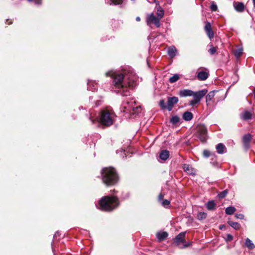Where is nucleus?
Segmentation results:
<instances>
[{
  "instance_id": "nucleus-36",
  "label": "nucleus",
  "mask_w": 255,
  "mask_h": 255,
  "mask_svg": "<svg viewBox=\"0 0 255 255\" xmlns=\"http://www.w3.org/2000/svg\"><path fill=\"white\" fill-rule=\"evenodd\" d=\"M210 49L208 50L209 53L211 55H214V54H215V53L217 51V48L216 47H214L212 44H210Z\"/></svg>"
},
{
  "instance_id": "nucleus-50",
  "label": "nucleus",
  "mask_w": 255,
  "mask_h": 255,
  "mask_svg": "<svg viewBox=\"0 0 255 255\" xmlns=\"http://www.w3.org/2000/svg\"><path fill=\"white\" fill-rule=\"evenodd\" d=\"M253 2L254 6L255 7V0H253Z\"/></svg>"
},
{
  "instance_id": "nucleus-35",
  "label": "nucleus",
  "mask_w": 255,
  "mask_h": 255,
  "mask_svg": "<svg viewBox=\"0 0 255 255\" xmlns=\"http://www.w3.org/2000/svg\"><path fill=\"white\" fill-rule=\"evenodd\" d=\"M160 203H161L162 206L166 208H168L169 207V205L170 204V201L166 200V199L163 200Z\"/></svg>"
},
{
  "instance_id": "nucleus-28",
  "label": "nucleus",
  "mask_w": 255,
  "mask_h": 255,
  "mask_svg": "<svg viewBox=\"0 0 255 255\" xmlns=\"http://www.w3.org/2000/svg\"><path fill=\"white\" fill-rule=\"evenodd\" d=\"M235 211L236 208L233 206L227 207L225 210V212L227 215H232Z\"/></svg>"
},
{
  "instance_id": "nucleus-22",
  "label": "nucleus",
  "mask_w": 255,
  "mask_h": 255,
  "mask_svg": "<svg viewBox=\"0 0 255 255\" xmlns=\"http://www.w3.org/2000/svg\"><path fill=\"white\" fill-rule=\"evenodd\" d=\"M216 148L219 154H223L224 153L226 147L223 143H220L216 145Z\"/></svg>"
},
{
  "instance_id": "nucleus-26",
  "label": "nucleus",
  "mask_w": 255,
  "mask_h": 255,
  "mask_svg": "<svg viewBox=\"0 0 255 255\" xmlns=\"http://www.w3.org/2000/svg\"><path fill=\"white\" fill-rule=\"evenodd\" d=\"M216 204L213 200L208 201L206 204L207 208L209 210H212L215 209Z\"/></svg>"
},
{
  "instance_id": "nucleus-33",
  "label": "nucleus",
  "mask_w": 255,
  "mask_h": 255,
  "mask_svg": "<svg viewBox=\"0 0 255 255\" xmlns=\"http://www.w3.org/2000/svg\"><path fill=\"white\" fill-rule=\"evenodd\" d=\"M207 217V214L205 212H200L197 215V219L199 220H201L205 219Z\"/></svg>"
},
{
  "instance_id": "nucleus-46",
  "label": "nucleus",
  "mask_w": 255,
  "mask_h": 255,
  "mask_svg": "<svg viewBox=\"0 0 255 255\" xmlns=\"http://www.w3.org/2000/svg\"><path fill=\"white\" fill-rule=\"evenodd\" d=\"M29 1L34 2L35 4H41V0H27Z\"/></svg>"
},
{
  "instance_id": "nucleus-11",
  "label": "nucleus",
  "mask_w": 255,
  "mask_h": 255,
  "mask_svg": "<svg viewBox=\"0 0 255 255\" xmlns=\"http://www.w3.org/2000/svg\"><path fill=\"white\" fill-rule=\"evenodd\" d=\"M252 138V135L250 133L245 134L243 137V143L244 148L248 150L250 148V143Z\"/></svg>"
},
{
  "instance_id": "nucleus-16",
  "label": "nucleus",
  "mask_w": 255,
  "mask_h": 255,
  "mask_svg": "<svg viewBox=\"0 0 255 255\" xmlns=\"http://www.w3.org/2000/svg\"><path fill=\"white\" fill-rule=\"evenodd\" d=\"M193 94V91L189 89H184L179 92V95L181 97L192 96Z\"/></svg>"
},
{
  "instance_id": "nucleus-20",
  "label": "nucleus",
  "mask_w": 255,
  "mask_h": 255,
  "mask_svg": "<svg viewBox=\"0 0 255 255\" xmlns=\"http://www.w3.org/2000/svg\"><path fill=\"white\" fill-rule=\"evenodd\" d=\"M176 53L177 49L174 46H170L168 48V54L170 57H174L176 55Z\"/></svg>"
},
{
  "instance_id": "nucleus-14",
  "label": "nucleus",
  "mask_w": 255,
  "mask_h": 255,
  "mask_svg": "<svg viewBox=\"0 0 255 255\" xmlns=\"http://www.w3.org/2000/svg\"><path fill=\"white\" fill-rule=\"evenodd\" d=\"M233 6L235 9L239 12H243L245 8V6L244 4L242 2L234 1L233 3Z\"/></svg>"
},
{
  "instance_id": "nucleus-8",
  "label": "nucleus",
  "mask_w": 255,
  "mask_h": 255,
  "mask_svg": "<svg viewBox=\"0 0 255 255\" xmlns=\"http://www.w3.org/2000/svg\"><path fill=\"white\" fill-rule=\"evenodd\" d=\"M134 105H135V102L133 101L123 103L122 105L123 112L130 114Z\"/></svg>"
},
{
  "instance_id": "nucleus-27",
  "label": "nucleus",
  "mask_w": 255,
  "mask_h": 255,
  "mask_svg": "<svg viewBox=\"0 0 255 255\" xmlns=\"http://www.w3.org/2000/svg\"><path fill=\"white\" fill-rule=\"evenodd\" d=\"M229 225L235 230H239L240 228V225L233 221H228Z\"/></svg>"
},
{
  "instance_id": "nucleus-41",
  "label": "nucleus",
  "mask_w": 255,
  "mask_h": 255,
  "mask_svg": "<svg viewBox=\"0 0 255 255\" xmlns=\"http://www.w3.org/2000/svg\"><path fill=\"white\" fill-rule=\"evenodd\" d=\"M190 167L189 165L188 164H184V166H183V169L184 170L187 172L188 173H190Z\"/></svg>"
},
{
  "instance_id": "nucleus-51",
  "label": "nucleus",
  "mask_w": 255,
  "mask_h": 255,
  "mask_svg": "<svg viewBox=\"0 0 255 255\" xmlns=\"http://www.w3.org/2000/svg\"><path fill=\"white\" fill-rule=\"evenodd\" d=\"M223 227H224L223 225L220 226V227H219L220 229L222 230L223 229Z\"/></svg>"
},
{
  "instance_id": "nucleus-6",
  "label": "nucleus",
  "mask_w": 255,
  "mask_h": 255,
  "mask_svg": "<svg viewBox=\"0 0 255 255\" xmlns=\"http://www.w3.org/2000/svg\"><path fill=\"white\" fill-rule=\"evenodd\" d=\"M160 20L153 13L148 14L146 17V22L147 25L152 27L154 24L156 27H159L160 26Z\"/></svg>"
},
{
  "instance_id": "nucleus-32",
  "label": "nucleus",
  "mask_w": 255,
  "mask_h": 255,
  "mask_svg": "<svg viewBox=\"0 0 255 255\" xmlns=\"http://www.w3.org/2000/svg\"><path fill=\"white\" fill-rule=\"evenodd\" d=\"M135 105H134L133 107H132L131 112L130 114H136L138 113L140 111V106H136L135 107Z\"/></svg>"
},
{
  "instance_id": "nucleus-10",
  "label": "nucleus",
  "mask_w": 255,
  "mask_h": 255,
  "mask_svg": "<svg viewBox=\"0 0 255 255\" xmlns=\"http://www.w3.org/2000/svg\"><path fill=\"white\" fill-rule=\"evenodd\" d=\"M207 90L206 89L202 90L196 92H193V99L197 100L199 102L201 101V99L207 94Z\"/></svg>"
},
{
  "instance_id": "nucleus-17",
  "label": "nucleus",
  "mask_w": 255,
  "mask_h": 255,
  "mask_svg": "<svg viewBox=\"0 0 255 255\" xmlns=\"http://www.w3.org/2000/svg\"><path fill=\"white\" fill-rule=\"evenodd\" d=\"M169 157V152L166 149L162 150L159 153V158L163 161L166 160Z\"/></svg>"
},
{
  "instance_id": "nucleus-9",
  "label": "nucleus",
  "mask_w": 255,
  "mask_h": 255,
  "mask_svg": "<svg viewBox=\"0 0 255 255\" xmlns=\"http://www.w3.org/2000/svg\"><path fill=\"white\" fill-rule=\"evenodd\" d=\"M178 102V98L176 97H169L167 99V109L168 111H171L174 105L177 104Z\"/></svg>"
},
{
  "instance_id": "nucleus-49",
  "label": "nucleus",
  "mask_w": 255,
  "mask_h": 255,
  "mask_svg": "<svg viewBox=\"0 0 255 255\" xmlns=\"http://www.w3.org/2000/svg\"><path fill=\"white\" fill-rule=\"evenodd\" d=\"M189 245H190V244H184V245H183V247H184V248H186V247H188Z\"/></svg>"
},
{
  "instance_id": "nucleus-39",
  "label": "nucleus",
  "mask_w": 255,
  "mask_h": 255,
  "mask_svg": "<svg viewBox=\"0 0 255 255\" xmlns=\"http://www.w3.org/2000/svg\"><path fill=\"white\" fill-rule=\"evenodd\" d=\"M227 193L228 191L227 190H225L222 192H220L218 194V197L219 198H223L227 195Z\"/></svg>"
},
{
  "instance_id": "nucleus-18",
  "label": "nucleus",
  "mask_w": 255,
  "mask_h": 255,
  "mask_svg": "<svg viewBox=\"0 0 255 255\" xmlns=\"http://www.w3.org/2000/svg\"><path fill=\"white\" fill-rule=\"evenodd\" d=\"M156 236L158 241H162L167 238L168 233L166 232H158Z\"/></svg>"
},
{
  "instance_id": "nucleus-5",
  "label": "nucleus",
  "mask_w": 255,
  "mask_h": 255,
  "mask_svg": "<svg viewBox=\"0 0 255 255\" xmlns=\"http://www.w3.org/2000/svg\"><path fill=\"white\" fill-rule=\"evenodd\" d=\"M196 135L201 142L206 141L208 138L207 129L205 125L200 124L197 126Z\"/></svg>"
},
{
  "instance_id": "nucleus-15",
  "label": "nucleus",
  "mask_w": 255,
  "mask_h": 255,
  "mask_svg": "<svg viewBox=\"0 0 255 255\" xmlns=\"http://www.w3.org/2000/svg\"><path fill=\"white\" fill-rule=\"evenodd\" d=\"M253 113L248 111L243 112L240 115L241 119L244 121H248L252 118Z\"/></svg>"
},
{
  "instance_id": "nucleus-29",
  "label": "nucleus",
  "mask_w": 255,
  "mask_h": 255,
  "mask_svg": "<svg viewBox=\"0 0 255 255\" xmlns=\"http://www.w3.org/2000/svg\"><path fill=\"white\" fill-rule=\"evenodd\" d=\"M179 121L180 118L177 116H172L170 120V123L173 125H175L179 123Z\"/></svg>"
},
{
  "instance_id": "nucleus-45",
  "label": "nucleus",
  "mask_w": 255,
  "mask_h": 255,
  "mask_svg": "<svg viewBox=\"0 0 255 255\" xmlns=\"http://www.w3.org/2000/svg\"><path fill=\"white\" fill-rule=\"evenodd\" d=\"M164 195L160 193L158 197V201L161 202L163 200Z\"/></svg>"
},
{
  "instance_id": "nucleus-38",
  "label": "nucleus",
  "mask_w": 255,
  "mask_h": 255,
  "mask_svg": "<svg viewBox=\"0 0 255 255\" xmlns=\"http://www.w3.org/2000/svg\"><path fill=\"white\" fill-rule=\"evenodd\" d=\"M210 9L212 11H216L217 10L218 6L214 1H212L211 2V4L210 5Z\"/></svg>"
},
{
  "instance_id": "nucleus-23",
  "label": "nucleus",
  "mask_w": 255,
  "mask_h": 255,
  "mask_svg": "<svg viewBox=\"0 0 255 255\" xmlns=\"http://www.w3.org/2000/svg\"><path fill=\"white\" fill-rule=\"evenodd\" d=\"M183 119L186 121H190L193 119V114L190 112H185L183 114Z\"/></svg>"
},
{
  "instance_id": "nucleus-24",
  "label": "nucleus",
  "mask_w": 255,
  "mask_h": 255,
  "mask_svg": "<svg viewBox=\"0 0 255 255\" xmlns=\"http://www.w3.org/2000/svg\"><path fill=\"white\" fill-rule=\"evenodd\" d=\"M245 245L249 249L252 250L255 248V245L252 241L249 238H247L245 241Z\"/></svg>"
},
{
  "instance_id": "nucleus-44",
  "label": "nucleus",
  "mask_w": 255,
  "mask_h": 255,
  "mask_svg": "<svg viewBox=\"0 0 255 255\" xmlns=\"http://www.w3.org/2000/svg\"><path fill=\"white\" fill-rule=\"evenodd\" d=\"M236 217L238 219H243L244 218V216L242 214H237L235 215Z\"/></svg>"
},
{
  "instance_id": "nucleus-52",
  "label": "nucleus",
  "mask_w": 255,
  "mask_h": 255,
  "mask_svg": "<svg viewBox=\"0 0 255 255\" xmlns=\"http://www.w3.org/2000/svg\"><path fill=\"white\" fill-rule=\"evenodd\" d=\"M254 97H255V90L254 91Z\"/></svg>"
},
{
  "instance_id": "nucleus-25",
  "label": "nucleus",
  "mask_w": 255,
  "mask_h": 255,
  "mask_svg": "<svg viewBox=\"0 0 255 255\" xmlns=\"http://www.w3.org/2000/svg\"><path fill=\"white\" fill-rule=\"evenodd\" d=\"M105 1L107 3L111 5H119L121 4L123 2V0H105Z\"/></svg>"
},
{
  "instance_id": "nucleus-48",
  "label": "nucleus",
  "mask_w": 255,
  "mask_h": 255,
  "mask_svg": "<svg viewBox=\"0 0 255 255\" xmlns=\"http://www.w3.org/2000/svg\"><path fill=\"white\" fill-rule=\"evenodd\" d=\"M136 20L137 21H139L140 20V17H139V16L136 17Z\"/></svg>"
},
{
  "instance_id": "nucleus-34",
  "label": "nucleus",
  "mask_w": 255,
  "mask_h": 255,
  "mask_svg": "<svg viewBox=\"0 0 255 255\" xmlns=\"http://www.w3.org/2000/svg\"><path fill=\"white\" fill-rule=\"evenodd\" d=\"M243 53V49L242 48H238L236 49L234 51V54L235 56L237 58L240 57Z\"/></svg>"
},
{
  "instance_id": "nucleus-21",
  "label": "nucleus",
  "mask_w": 255,
  "mask_h": 255,
  "mask_svg": "<svg viewBox=\"0 0 255 255\" xmlns=\"http://www.w3.org/2000/svg\"><path fill=\"white\" fill-rule=\"evenodd\" d=\"M156 14L157 17L159 19H161L164 16V9L160 6H158L156 7Z\"/></svg>"
},
{
  "instance_id": "nucleus-4",
  "label": "nucleus",
  "mask_w": 255,
  "mask_h": 255,
  "mask_svg": "<svg viewBox=\"0 0 255 255\" xmlns=\"http://www.w3.org/2000/svg\"><path fill=\"white\" fill-rule=\"evenodd\" d=\"M102 180L107 186L116 184L118 180V177L116 170L113 167H106L102 171Z\"/></svg>"
},
{
  "instance_id": "nucleus-40",
  "label": "nucleus",
  "mask_w": 255,
  "mask_h": 255,
  "mask_svg": "<svg viewBox=\"0 0 255 255\" xmlns=\"http://www.w3.org/2000/svg\"><path fill=\"white\" fill-rule=\"evenodd\" d=\"M203 156L205 157H208L210 156L211 153L210 151L208 150H204L203 152Z\"/></svg>"
},
{
  "instance_id": "nucleus-47",
  "label": "nucleus",
  "mask_w": 255,
  "mask_h": 255,
  "mask_svg": "<svg viewBox=\"0 0 255 255\" xmlns=\"http://www.w3.org/2000/svg\"><path fill=\"white\" fill-rule=\"evenodd\" d=\"M90 120L91 121V122H92V123L93 124H94V123H95V119H92V117H90Z\"/></svg>"
},
{
  "instance_id": "nucleus-37",
  "label": "nucleus",
  "mask_w": 255,
  "mask_h": 255,
  "mask_svg": "<svg viewBox=\"0 0 255 255\" xmlns=\"http://www.w3.org/2000/svg\"><path fill=\"white\" fill-rule=\"evenodd\" d=\"M159 106L162 110H165L167 109V105H166L165 102L164 100H160L159 102Z\"/></svg>"
},
{
  "instance_id": "nucleus-43",
  "label": "nucleus",
  "mask_w": 255,
  "mask_h": 255,
  "mask_svg": "<svg viewBox=\"0 0 255 255\" xmlns=\"http://www.w3.org/2000/svg\"><path fill=\"white\" fill-rule=\"evenodd\" d=\"M233 236L230 234H228L227 235L226 240L227 241H231L233 240Z\"/></svg>"
},
{
  "instance_id": "nucleus-7",
  "label": "nucleus",
  "mask_w": 255,
  "mask_h": 255,
  "mask_svg": "<svg viewBox=\"0 0 255 255\" xmlns=\"http://www.w3.org/2000/svg\"><path fill=\"white\" fill-rule=\"evenodd\" d=\"M209 76V72L206 68H199L198 70L197 77L201 81L206 80Z\"/></svg>"
},
{
  "instance_id": "nucleus-19",
  "label": "nucleus",
  "mask_w": 255,
  "mask_h": 255,
  "mask_svg": "<svg viewBox=\"0 0 255 255\" xmlns=\"http://www.w3.org/2000/svg\"><path fill=\"white\" fill-rule=\"evenodd\" d=\"M88 90L89 91H94L98 88L97 84L93 81H88Z\"/></svg>"
},
{
  "instance_id": "nucleus-2",
  "label": "nucleus",
  "mask_w": 255,
  "mask_h": 255,
  "mask_svg": "<svg viewBox=\"0 0 255 255\" xmlns=\"http://www.w3.org/2000/svg\"><path fill=\"white\" fill-rule=\"evenodd\" d=\"M99 209L104 211H112L119 205L116 196H104L99 201Z\"/></svg>"
},
{
  "instance_id": "nucleus-42",
  "label": "nucleus",
  "mask_w": 255,
  "mask_h": 255,
  "mask_svg": "<svg viewBox=\"0 0 255 255\" xmlns=\"http://www.w3.org/2000/svg\"><path fill=\"white\" fill-rule=\"evenodd\" d=\"M198 103H199L198 101L193 99L190 101V105L194 106L195 105L198 104Z\"/></svg>"
},
{
  "instance_id": "nucleus-13",
  "label": "nucleus",
  "mask_w": 255,
  "mask_h": 255,
  "mask_svg": "<svg viewBox=\"0 0 255 255\" xmlns=\"http://www.w3.org/2000/svg\"><path fill=\"white\" fill-rule=\"evenodd\" d=\"M186 232H183L179 234L174 239V243L177 245H179L181 243L185 242V237Z\"/></svg>"
},
{
  "instance_id": "nucleus-1",
  "label": "nucleus",
  "mask_w": 255,
  "mask_h": 255,
  "mask_svg": "<svg viewBox=\"0 0 255 255\" xmlns=\"http://www.w3.org/2000/svg\"><path fill=\"white\" fill-rule=\"evenodd\" d=\"M106 75L113 79V91L123 96L130 95V90L136 85L137 77L129 66H125L118 71H110Z\"/></svg>"
},
{
  "instance_id": "nucleus-3",
  "label": "nucleus",
  "mask_w": 255,
  "mask_h": 255,
  "mask_svg": "<svg viewBox=\"0 0 255 255\" xmlns=\"http://www.w3.org/2000/svg\"><path fill=\"white\" fill-rule=\"evenodd\" d=\"M116 115L113 110L110 108H106L101 111L98 121L104 126H110L113 124Z\"/></svg>"
},
{
  "instance_id": "nucleus-31",
  "label": "nucleus",
  "mask_w": 255,
  "mask_h": 255,
  "mask_svg": "<svg viewBox=\"0 0 255 255\" xmlns=\"http://www.w3.org/2000/svg\"><path fill=\"white\" fill-rule=\"evenodd\" d=\"M179 79V76L178 74H174L173 76H172V77H171L169 79V81L171 83H174L175 82H176L177 81H178Z\"/></svg>"
},
{
  "instance_id": "nucleus-30",
  "label": "nucleus",
  "mask_w": 255,
  "mask_h": 255,
  "mask_svg": "<svg viewBox=\"0 0 255 255\" xmlns=\"http://www.w3.org/2000/svg\"><path fill=\"white\" fill-rule=\"evenodd\" d=\"M215 96V93L214 91L209 92L206 96V102L208 103L211 101Z\"/></svg>"
},
{
  "instance_id": "nucleus-12",
  "label": "nucleus",
  "mask_w": 255,
  "mask_h": 255,
  "mask_svg": "<svg viewBox=\"0 0 255 255\" xmlns=\"http://www.w3.org/2000/svg\"><path fill=\"white\" fill-rule=\"evenodd\" d=\"M205 31L210 39H212L214 37V32L212 29L211 24L209 22H207L204 27Z\"/></svg>"
}]
</instances>
